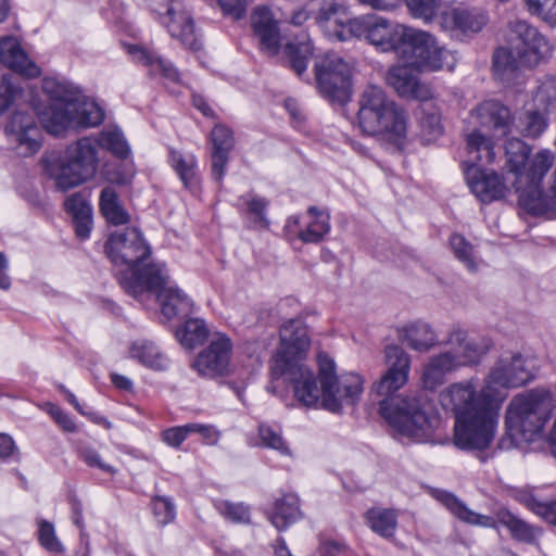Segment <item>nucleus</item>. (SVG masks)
Returning a JSON list of instances; mask_svg holds the SVG:
<instances>
[{"mask_svg": "<svg viewBox=\"0 0 556 556\" xmlns=\"http://www.w3.org/2000/svg\"><path fill=\"white\" fill-rule=\"evenodd\" d=\"M488 23L486 14L479 9L452 8L440 15L441 27L452 36L476 34Z\"/></svg>", "mask_w": 556, "mask_h": 556, "instance_id": "obj_22", "label": "nucleus"}, {"mask_svg": "<svg viewBox=\"0 0 556 556\" xmlns=\"http://www.w3.org/2000/svg\"><path fill=\"white\" fill-rule=\"evenodd\" d=\"M96 140L99 148L106 149L119 159H126L129 154L128 143L118 129L102 131Z\"/></svg>", "mask_w": 556, "mask_h": 556, "instance_id": "obj_46", "label": "nucleus"}, {"mask_svg": "<svg viewBox=\"0 0 556 556\" xmlns=\"http://www.w3.org/2000/svg\"><path fill=\"white\" fill-rule=\"evenodd\" d=\"M147 8L166 27L170 37L191 50H199V40L193 16L182 0H144Z\"/></svg>", "mask_w": 556, "mask_h": 556, "instance_id": "obj_12", "label": "nucleus"}, {"mask_svg": "<svg viewBox=\"0 0 556 556\" xmlns=\"http://www.w3.org/2000/svg\"><path fill=\"white\" fill-rule=\"evenodd\" d=\"M504 139L494 138L482 130L475 129L466 137V151L468 154L465 161L468 166H479V164H491L497 154V146Z\"/></svg>", "mask_w": 556, "mask_h": 556, "instance_id": "obj_27", "label": "nucleus"}, {"mask_svg": "<svg viewBox=\"0 0 556 556\" xmlns=\"http://www.w3.org/2000/svg\"><path fill=\"white\" fill-rule=\"evenodd\" d=\"M72 122L68 124V129L74 127H94L102 123L104 112L102 108L94 101H79L75 102V110L71 112Z\"/></svg>", "mask_w": 556, "mask_h": 556, "instance_id": "obj_36", "label": "nucleus"}, {"mask_svg": "<svg viewBox=\"0 0 556 556\" xmlns=\"http://www.w3.org/2000/svg\"><path fill=\"white\" fill-rule=\"evenodd\" d=\"M472 122L482 130L497 139H505L511 132L513 117L509 109L498 101L480 103L470 114Z\"/></svg>", "mask_w": 556, "mask_h": 556, "instance_id": "obj_18", "label": "nucleus"}, {"mask_svg": "<svg viewBox=\"0 0 556 556\" xmlns=\"http://www.w3.org/2000/svg\"><path fill=\"white\" fill-rule=\"evenodd\" d=\"M317 88L331 102L345 103L352 89V66L337 53H327L315 63Z\"/></svg>", "mask_w": 556, "mask_h": 556, "instance_id": "obj_13", "label": "nucleus"}, {"mask_svg": "<svg viewBox=\"0 0 556 556\" xmlns=\"http://www.w3.org/2000/svg\"><path fill=\"white\" fill-rule=\"evenodd\" d=\"M451 248L455 257L464 264L470 273H477L479 261L475 255L473 247L460 235H453L450 238Z\"/></svg>", "mask_w": 556, "mask_h": 556, "instance_id": "obj_45", "label": "nucleus"}, {"mask_svg": "<svg viewBox=\"0 0 556 556\" xmlns=\"http://www.w3.org/2000/svg\"><path fill=\"white\" fill-rule=\"evenodd\" d=\"M152 509L156 521L161 526H166L173 522L176 517L174 503L170 498L165 496L153 497Z\"/></svg>", "mask_w": 556, "mask_h": 556, "instance_id": "obj_52", "label": "nucleus"}, {"mask_svg": "<svg viewBox=\"0 0 556 556\" xmlns=\"http://www.w3.org/2000/svg\"><path fill=\"white\" fill-rule=\"evenodd\" d=\"M127 54L136 64L147 67L151 75H161L169 81H178L179 73L174 65L163 59L154 49L144 45H125Z\"/></svg>", "mask_w": 556, "mask_h": 556, "instance_id": "obj_25", "label": "nucleus"}, {"mask_svg": "<svg viewBox=\"0 0 556 556\" xmlns=\"http://www.w3.org/2000/svg\"><path fill=\"white\" fill-rule=\"evenodd\" d=\"M415 66L404 63L392 66L387 74V83L400 97L426 101L432 97L431 89L418 80Z\"/></svg>", "mask_w": 556, "mask_h": 556, "instance_id": "obj_23", "label": "nucleus"}, {"mask_svg": "<svg viewBox=\"0 0 556 556\" xmlns=\"http://www.w3.org/2000/svg\"><path fill=\"white\" fill-rule=\"evenodd\" d=\"M387 369L376 380L370 394L379 399V412L399 440L426 442L440 425L432 403L422 395L393 397L408 381L410 356L397 345L384 350Z\"/></svg>", "mask_w": 556, "mask_h": 556, "instance_id": "obj_2", "label": "nucleus"}, {"mask_svg": "<svg viewBox=\"0 0 556 556\" xmlns=\"http://www.w3.org/2000/svg\"><path fill=\"white\" fill-rule=\"evenodd\" d=\"M309 222L305 229L299 232V238L306 243H317L330 230L329 215L311 206L307 211Z\"/></svg>", "mask_w": 556, "mask_h": 556, "instance_id": "obj_37", "label": "nucleus"}, {"mask_svg": "<svg viewBox=\"0 0 556 556\" xmlns=\"http://www.w3.org/2000/svg\"><path fill=\"white\" fill-rule=\"evenodd\" d=\"M219 513L232 522L249 523L250 509L240 503L222 502L218 504Z\"/></svg>", "mask_w": 556, "mask_h": 556, "instance_id": "obj_53", "label": "nucleus"}, {"mask_svg": "<svg viewBox=\"0 0 556 556\" xmlns=\"http://www.w3.org/2000/svg\"><path fill=\"white\" fill-rule=\"evenodd\" d=\"M522 65L507 48H498L493 55V73L504 83H511L516 78L519 66Z\"/></svg>", "mask_w": 556, "mask_h": 556, "instance_id": "obj_39", "label": "nucleus"}, {"mask_svg": "<svg viewBox=\"0 0 556 556\" xmlns=\"http://www.w3.org/2000/svg\"><path fill=\"white\" fill-rule=\"evenodd\" d=\"M465 175L471 192L483 203L500 200L508 191L503 178L494 170L468 166Z\"/></svg>", "mask_w": 556, "mask_h": 556, "instance_id": "obj_20", "label": "nucleus"}, {"mask_svg": "<svg viewBox=\"0 0 556 556\" xmlns=\"http://www.w3.org/2000/svg\"><path fill=\"white\" fill-rule=\"evenodd\" d=\"M399 338L413 350L426 352L437 342V336L426 323H415L399 330Z\"/></svg>", "mask_w": 556, "mask_h": 556, "instance_id": "obj_34", "label": "nucleus"}, {"mask_svg": "<svg viewBox=\"0 0 556 556\" xmlns=\"http://www.w3.org/2000/svg\"><path fill=\"white\" fill-rule=\"evenodd\" d=\"M210 336L206 321L200 317H189L175 329V338L180 345L192 351L203 345Z\"/></svg>", "mask_w": 556, "mask_h": 556, "instance_id": "obj_29", "label": "nucleus"}, {"mask_svg": "<svg viewBox=\"0 0 556 556\" xmlns=\"http://www.w3.org/2000/svg\"><path fill=\"white\" fill-rule=\"evenodd\" d=\"M252 26L262 50L270 55L277 54L280 46V34L271 12L264 7L256 8L252 15Z\"/></svg>", "mask_w": 556, "mask_h": 556, "instance_id": "obj_28", "label": "nucleus"}, {"mask_svg": "<svg viewBox=\"0 0 556 556\" xmlns=\"http://www.w3.org/2000/svg\"><path fill=\"white\" fill-rule=\"evenodd\" d=\"M532 379L520 354L503 356L479 388L473 379L450 384L440 393V403L453 413L454 445L467 452L488 450L498 424V389L518 388Z\"/></svg>", "mask_w": 556, "mask_h": 556, "instance_id": "obj_1", "label": "nucleus"}, {"mask_svg": "<svg viewBox=\"0 0 556 556\" xmlns=\"http://www.w3.org/2000/svg\"><path fill=\"white\" fill-rule=\"evenodd\" d=\"M292 70L301 76L307 68L311 56L313 55V45L309 40L301 42H289L285 47Z\"/></svg>", "mask_w": 556, "mask_h": 556, "instance_id": "obj_40", "label": "nucleus"}, {"mask_svg": "<svg viewBox=\"0 0 556 556\" xmlns=\"http://www.w3.org/2000/svg\"><path fill=\"white\" fill-rule=\"evenodd\" d=\"M500 522L509 530L515 539L519 541L532 542L539 534L538 529L508 511L500 514Z\"/></svg>", "mask_w": 556, "mask_h": 556, "instance_id": "obj_44", "label": "nucleus"}, {"mask_svg": "<svg viewBox=\"0 0 556 556\" xmlns=\"http://www.w3.org/2000/svg\"><path fill=\"white\" fill-rule=\"evenodd\" d=\"M301 517L299 498L287 494L274 502L273 508L267 513L270 523L278 530H286Z\"/></svg>", "mask_w": 556, "mask_h": 556, "instance_id": "obj_30", "label": "nucleus"}, {"mask_svg": "<svg viewBox=\"0 0 556 556\" xmlns=\"http://www.w3.org/2000/svg\"><path fill=\"white\" fill-rule=\"evenodd\" d=\"M442 134L443 127L440 115L437 113H429L420 118V137L425 142H433Z\"/></svg>", "mask_w": 556, "mask_h": 556, "instance_id": "obj_51", "label": "nucleus"}, {"mask_svg": "<svg viewBox=\"0 0 556 556\" xmlns=\"http://www.w3.org/2000/svg\"><path fill=\"white\" fill-rule=\"evenodd\" d=\"M65 210L73 218L92 214L91 205L80 193L68 197L64 203Z\"/></svg>", "mask_w": 556, "mask_h": 556, "instance_id": "obj_58", "label": "nucleus"}, {"mask_svg": "<svg viewBox=\"0 0 556 556\" xmlns=\"http://www.w3.org/2000/svg\"><path fill=\"white\" fill-rule=\"evenodd\" d=\"M104 179L114 185H129L135 176L131 164H119L112 168H106L103 173Z\"/></svg>", "mask_w": 556, "mask_h": 556, "instance_id": "obj_54", "label": "nucleus"}, {"mask_svg": "<svg viewBox=\"0 0 556 556\" xmlns=\"http://www.w3.org/2000/svg\"><path fill=\"white\" fill-rule=\"evenodd\" d=\"M515 33L519 40L517 54L523 66H536L551 55V43L535 27L519 21L515 24Z\"/></svg>", "mask_w": 556, "mask_h": 556, "instance_id": "obj_19", "label": "nucleus"}, {"mask_svg": "<svg viewBox=\"0 0 556 556\" xmlns=\"http://www.w3.org/2000/svg\"><path fill=\"white\" fill-rule=\"evenodd\" d=\"M130 356L153 370H165L169 363L164 353L150 341H137L132 343Z\"/></svg>", "mask_w": 556, "mask_h": 556, "instance_id": "obj_35", "label": "nucleus"}, {"mask_svg": "<svg viewBox=\"0 0 556 556\" xmlns=\"http://www.w3.org/2000/svg\"><path fill=\"white\" fill-rule=\"evenodd\" d=\"M190 430L191 434H200L203 439V442L210 445H215L220 437L219 431L211 425H203L197 422L190 424Z\"/></svg>", "mask_w": 556, "mask_h": 556, "instance_id": "obj_64", "label": "nucleus"}, {"mask_svg": "<svg viewBox=\"0 0 556 556\" xmlns=\"http://www.w3.org/2000/svg\"><path fill=\"white\" fill-rule=\"evenodd\" d=\"M528 11L556 26V0H526Z\"/></svg>", "mask_w": 556, "mask_h": 556, "instance_id": "obj_50", "label": "nucleus"}, {"mask_svg": "<svg viewBox=\"0 0 556 556\" xmlns=\"http://www.w3.org/2000/svg\"><path fill=\"white\" fill-rule=\"evenodd\" d=\"M395 53L408 65L419 71L453 70L455 56L448 50L437 45L427 31L404 27Z\"/></svg>", "mask_w": 556, "mask_h": 556, "instance_id": "obj_10", "label": "nucleus"}, {"mask_svg": "<svg viewBox=\"0 0 556 556\" xmlns=\"http://www.w3.org/2000/svg\"><path fill=\"white\" fill-rule=\"evenodd\" d=\"M318 367V377L309 369L311 381L305 383L312 401L305 402L296 393V383H292L294 397L301 405L340 413L345 405H354L359 400L364 379L358 374L349 372L338 377L334 362L325 354H319Z\"/></svg>", "mask_w": 556, "mask_h": 556, "instance_id": "obj_6", "label": "nucleus"}, {"mask_svg": "<svg viewBox=\"0 0 556 556\" xmlns=\"http://www.w3.org/2000/svg\"><path fill=\"white\" fill-rule=\"evenodd\" d=\"M534 102L539 110L549 112L556 108V76L545 75L538 80Z\"/></svg>", "mask_w": 556, "mask_h": 556, "instance_id": "obj_43", "label": "nucleus"}, {"mask_svg": "<svg viewBox=\"0 0 556 556\" xmlns=\"http://www.w3.org/2000/svg\"><path fill=\"white\" fill-rule=\"evenodd\" d=\"M41 408L45 409L53 418V420L59 425V427L62 430L71 433L77 431V427L74 420L59 406L50 402H47L41 406Z\"/></svg>", "mask_w": 556, "mask_h": 556, "instance_id": "obj_57", "label": "nucleus"}, {"mask_svg": "<svg viewBox=\"0 0 556 556\" xmlns=\"http://www.w3.org/2000/svg\"><path fill=\"white\" fill-rule=\"evenodd\" d=\"M315 23L331 40L346 41L353 38L352 18L342 0H309Z\"/></svg>", "mask_w": 556, "mask_h": 556, "instance_id": "obj_14", "label": "nucleus"}, {"mask_svg": "<svg viewBox=\"0 0 556 556\" xmlns=\"http://www.w3.org/2000/svg\"><path fill=\"white\" fill-rule=\"evenodd\" d=\"M440 0H406L410 13L415 17L430 20L438 7Z\"/></svg>", "mask_w": 556, "mask_h": 556, "instance_id": "obj_56", "label": "nucleus"}, {"mask_svg": "<svg viewBox=\"0 0 556 556\" xmlns=\"http://www.w3.org/2000/svg\"><path fill=\"white\" fill-rule=\"evenodd\" d=\"M80 458L90 467L99 468L108 473L115 475L117 469L102 462L100 454L92 447L83 448Z\"/></svg>", "mask_w": 556, "mask_h": 556, "instance_id": "obj_62", "label": "nucleus"}, {"mask_svg": "<svg viewBox=\"0 0 556 556\" xmlns=\"http://www.w3.org/2000/svg\"><path fill=\"white\" fill-rule=\"evenodd\" d=\"M527 506L536 515L541 516L547 522L556 526V502L542 503L533 497L526 500Z\"/></svg>", "mask_w": 556, "mask_h": 556, "instance_id": "obj_60", "label": "nucleus"}, {"mask_svg": "<svg viewBox=\"0 0 556 556\" xmlns=\"http://www.w3.org/2000/svg\"><path fill=\"white\" fill-rule=\"evenodd\" d=\"M96 138L83 137L70 144L63 157L48 164L49 175L60 190H68L92 179L99 166Z\"/></svg>", "mask_w": 556, "mask_h": 556, "instance_id": "obj_9", "label": "nucleus"}, {"mask_svg": "<svg viewBox=\"0 0 556 556\" xmlns=\"http://www.w3.org/2000/svg\"><path fill=\"white\" fill-rule=\"evenodd\" d=\"M507 167L515 174L514 188L518 195L519 205L534 215L542 205L544 191L543 181L555 165L556 155L547 149L529 154L528 146L516 138L505 144Z\"/></svg>", "mask_w": 556, "mask_h": 556, "instance_id": "obj_4", "label": "nucleus"}, {"mask_svg": "<svg viewBox=\"0 0 556 556\" xmlns=\"http://www.w3.org/2000/svg\"><path fill=\"white\" fill-rule=\"evenodd\" d=\"M20 96L21 87H18L10 76H3L0 83V116Z\"/></svg>", "mask_w": 556, "mask_h": 556, "instance_id": "obj_55", "label": "nucleus"}, {"mask_svg": "<svg viewBox=\"0 0 556 556\" xmlns=\"http://www.w3.org/2000/svg\"><path fill=\"white\" fill-rule=\"evenodd\" d=\"M38 526V540L40 545L50 553L62 554L64 547L56 538L53 525L46 520H39Z\"/></svg>", "mask_w": 556, "mask_h": 556, "instance_id": "obj_48", "label": "nucleus"}, {"mask_svg": "<svg viewBox=\"0 0 556 556\" xmlns=\"http://www.w3.org/2000/svg\"><path fill=\"white\" fill-rule=\"evenodd\" d=\"M232 342L217 333L208 346L202 350L191 363V368L202 378L215 379L230 372Z\"/></svg>", "mask_w": 556, "mask_h": 556, "instance_id": "obj_17", "label": "nucleus"}, {"mask_svg": "<svg viewBox=\"0 0 556 556\" xmlns=\"http://www.w3.org/2000/svg\"><path fill=\"white\" fill-rule=\"evenodd\" d=\"M42 89L50 103L37 112L38 118L49 134L59 136L68 129V124L73 121L71 112L75 110L79 91L70 83L55 78H46Z\"/></svg>", "mask_w": 556, "mask_h": 556, "instance_id": "obj_11", "label": "nucleus"}, {"mask_svg": "<svg viewBox=\"0 0 556 556\" xmlns=\"http://www.w3.org/2000/svg\"><path fill=\"white\" fill-rule=\"evenodd\" d=\"M247 206L250 214L253 215V220L258 227L267 228L269 222L266 217L267 201L253 193H249L239 199Z\"/></svg>", "mask_w": 556, "mask_h": 556, "instance_id": "obj_49", "label": "nucleus"}, {"mask_svg": "<svg viewBox=\"0 0 556 556\" xmlns=\"http://www.w3.org/2000/svg\"><path fill=\"white\" fill-rule=\"evenodd\" d=\"M0 62L26 78H36L41 74L40 67L28 56L20 41L13 36L0 38Z\"/></svg>", "mask_w": 556, "mask_h": 556, "instance_id": "obj_24", "label": "nucleus"}, {"mask_svg": "<svg viewBox=\"0 0 556 556\" xmlns=\"http://www.w3.org/2000/svg\"><path fill=\"white\" fill-rule=\"evenodd\" d=\"M169 160L173 168L187 188L197 184V160L192 154L184 155L180 152L170 151Z\"/></svg>", "mask_w": 556, "mask_h": 556, "instance_id": "obj_41", "label": "nucleus"}, {"mask_svg": "<svg viewBox=\"0 0 556 556\" xmlns=\"http://www.w3.org/2000/svg\"><path fill=\"white\" fill-rule=\"evenodd\" d=\"M357 123L365 135L379 137L397 147L407 137L406 111L377 85L366 86L359 94Z\"/></svg>", "mask_w": 556, "mask_h": 556, "instance_id": "obj_5", "label": "nucleus"}, {"mask_svg": "<svg viewBox=\"0 0 556 556\" xmlns=\"http://www.w3.org/2000/svg\"><path fill=\"white\" fill-rule=\"evenodd\" d=\"M556 408V400L546 390L535 389L514 396L506 412V427L517 442H532L541 434Z\"/></svg>", "mask_w": 556, "mask_h": 556, "instance_id": "obj_8", "label": "nucleus"}, {"mask_svg": "<svg viewBox=\"0 0 556 556\" xmlns=\"http://www.w3.org/2000/svg\"><path fill=\"white\" fill-rule=\"evenodd\" d=\"M212 143V175L215 180L220 181L225 175L229 161V154L235 147L233 132L223 124H217L211 131Z\"/></svg>", "mask_w": 556, "mask_h": 556, "instance_id": "obj_26", "label": "nucleus"}, {"mask_svg": "<svg viewBox=\"0 0 556 556\" xmlns=\"http://www.w3.org/2000/svg\"><path fill=\"white\" fill-rule=\"evenodd\" d=\"M447 344L459 366L476 365L489 353L493 342L486 337L469 336L466 331L451 332Z\"/></svg>", "mask_w": 556, "mask_h": 556, "instance_id": "obj_21", "label": "nucleus"}, {"mask_svg": "<svg viewBox=\"0 0 556 556\" xmlns=\"http://www.w3.org/2000/svg\"><path fill=\"white\" fill-rule=\"evenodd\" d=\"M366 519L376 533L386 538L393 535L396 528V516L393 510L372 508L366 513Z\"/></svg>", "mask_w": 556, "mask_h": 556, "instance_id": "obj_42", "label": "nucleus"}, {"mask_svg": "<svg viewBox=\"0 0 556 556\" xmlns=\"http://www.w3.org/2000/svg\"><path fill=\"white\" fill-rule=\"evenodd\" d=\"M23 90L16 101L12 102L7 109H13L9 122L5 125V134L12 142L16 143L21 154H29L40 148V130L35 122L28 104L21 102Z\"/></svg>", "mask_w": 556, "mask_h": 556, "instance_id": "obj_15", "label": "nucleus"}, {"mask_svg": "<svg viewBox=\"0 0 556 556\" xmlns=\"http://www.w3.org/2000/svg\"><path fill=\"white\" fill-rule=\"evenodd\" d=\"M280 343L270 361L271 375L296 383V393L305 401H312L307 391L309 383V367L304 363L311 348V337L307 326L300 317L290 318L279 330Z\"/></svg>", "mask_w": 556, "mask_h": 556, "instance_id": "obj_7", "label": "nucleus"}, {"mask_svg": "<svg viewBox=\"0 0 556 556\" xmlns=\"http://www.w3.org/2000/svg\"><path fill=\"white\" fill-rule=\"evenodd\" d=\"M100 210L106 220L113 225H124L129 222V214L119 204L116 191L106 187L100 194Z\"/></svg>", "mask_w": 556, "mask_h": 556, "instance_id": "obj_38", "label": "nucleus"}, {"mask_svg": "<svg viewBox=\"0 0 556 556\" xmlns=\"http://www.w3.org/2000/svg\"><path fill=\"white\" fill-rule=\"evenodd\" d=\"M404 25L394 24L377 14L354 17L353 38H364L383 52L395 51L401 40Z\"/></svg>", "mask_w": 556, "mask_h": 556, "instance_id": "obj_16", "label": "nucleus"}, {"mask_svg": "<svg viewBox=\"0 0 556 556\" xmlns=\"http://www.w3.org/2000/svg\"><path fill=\"white\" fill-rule=\"evenodd\" d=\"M105 251L115 265L127 267L119 274V282L128 294L136 298L165 282L164 265L139 267V263L147 258L151 251L138 228L131 227L113 232L106 241Z\"/></svg>", "mask_w": 556, "mask_h": 556, "instance_id": "obj_3", "label": "nucleus"}, {"mask_svg": "<svg viewBox=\"0 0 556 556\" xmlns=\"http://www.w3.org/2000/svg\"><path fill=\"white\" fill-rule=\"evenodd\" d=\"M258 438L262 446L275 450L281 455H291V450L283 439L280 430L275 429L269 425L262 424L258 427Z\"/></svg>", "mask_w": 556, "mask_h": 556, "instance_id": "obj_47", "label": "nucleus"}, {"mask_svg": "<svg viewBox=\"0 0 556 556\" xmlns=\"http://www.w3.org/2000/svg\"><path fill=\"white\" fill-rule=\"evenodd\" d=\"M191 434L190 424L172 427L162 432V440L172 447H179Z\"/></svg>", "mask_w": 556, "mask_h": 556, "instance_id": "obj_61", "label": "nucleus"}, {"mask_svg": "<svg viewBox=\"0 0 556 556\" xmlns=\"http://www.w3.org/2000/svg\"><path fill=\"white\" fill-rule=\"evenodd\" d=\"M542 110L528 112L526 115L525 134L530 137L540 136L546 128V118Z\"/></svg>", "mask_w": 556, "mask_h": 556, "instance_id": "obj_59", "label": "nucleus"}, {"mask_svg": "<svg viewBox=\"0 0 556 556\" xmlns=\"http://www.w3.org/2000/svg\"><path fill=\"white\" fill-rule=\"evenodd\" d=\"M250 0H217L222 11L239 20L247 13V8Z\"/></svg>", "mask_w": 556, "mask_h": 556, "instance_id": "obj_63", "label": "nucleus"}, {"mask_svg": "<svg viewBox=\"0 0 556 556\" xmlns=\"http://www.w3.org/2000/svg\"><path fill=\"white\" fill-rule=\"evenodd\" d=\"M165 275L167 271L165 270ZM165 282L157 288L146 291L142 294H150L152 291H157L156 299L161 304L162 313H190L194 308L193 301L180 289L174 287H164Z\"/></svg>", "mask_w": 556, "mask_h": 556, "instance_id": "obj_31", "label": "nucleus"}, {"mask_svg": "<svg viewBox=\"0 0 556 556\" xmlns=\"http://www.w3.org/2000/svg\"><path fill=\"white\" fill-rule=\"evenodd\" d=\"M438 498L456 518L466 523L481 526L484 528L495 527V520L492 517L480 515L469 509L463 502L451 493L441 492Z\"/></svg>", "mask_w": 556, "mask_h": 556, "instance_id": "obj_33", "label": "nucleus"}, {"mask_svg": "<svg viewBox=\"0 0 556 556\" xmlns=\"http://www.w3.org/2000/svg\"><path fill=\"white\" fill-rule=\"evenodd\" d=\"M458 366L459 364L452 351L431 357L422 372V382L425 388L431 390L434 389L437 386L442 383L444 376L447 372Z\"/></svg>", "mask_w": 556, "mask_h": 556, "instance_id": "obj_32", "label": "nucleus"}]
</instances>
